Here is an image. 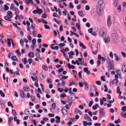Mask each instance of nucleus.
Wrapping results in <instances>:
<instances>
[{"instance_id": "obj_1", "label": "nucleus", "mask_w": 126, "mask_h": 126, "mask_svg": "<svg viewBox=\"0 0 126 126\" xmlns=\"http://www.w3.org/2000/svg\"><path fill=\"white\" fill-rule=\"evenodd\" d=\"M106 5L103 0H99L96 5V11L98 15H102Z\"/></svg>"}, {"instance_id": "obj_2", "label": "nucleus", "mask_w": 126, "mask_h": 126, "mask_svg": "<svg viewBox=\"0 0 126 126\" xmlns=\"http://www.w3.org/2000/svg\"><path fill=\"white\" fill-rule=\"evenodd\" d=\"M107 63L108 64L107 66L108 70H115V63H114V61H107Z\"/></svg>"}, {"instance_id": "obj_3", "label": "nucleus", "mask_w": 126, "mask_h": 126, "mask_svg": "<svg viewBox=\"0 0 126 126\" xmlns=\"http://www.w3.org/2000/svg\"><path fill=\"white\" fill-rule=\"evenodd\" d=\"M103 111H104V109L103 108H101V109L99 110V114H100V118H103V117H104L105 114H106V112Z\"/></svg>"}, {"instance_id": "obj_4", "label": "nucleus", "mask_w": 126, "mask_h": 126, "mask_svg": "<svg viewBox=\"0 0 126 126\" xmlns=\"http://www.w3.org/2000/svg\"><path fill=\"white\" fill-rule=\"evenodd\" d=\"M20 93L21 98H22L23 99H25V98L26 97V94H25L23 90H20Z\"/></svg>"}, {"instance_id": "obj_5", "label": "nucleus", "mask_w": 126, "mask_h": 126, "mask_svg": "<svg viewBox=\"0 0 126 126\" xmlns=\"http://www.w3.org/2000/svg\"><path fill=\"white\" fill-rule=\"evenodd\" d=\"M107 25L108 27H111L112 22H111V16H108L107 17Z\"/></svg>"}, {"instance_id": "obj_6", "label": "nucleus", "mask_w": 126, "mask_h": 126, "mask_svg": "<svg viewBox=\"0 0 126 126\" xmlns=\"http://www.w3.org/2000/svg\"><path fill=\"white\" fill-rule=\"evenodd\" d=\"M61 112H62V114L64 116H66V115H68V112H67V110H66L65 109H63V108H62L61 110Z\"/></svg>"}, {"instance_id": "obj_7", "label": "nucleus", "mask_w": 126, "mask_h": 126, "mask_svg": "<svg viewBox=\"0 0 126 126\" xmlns=\"http://www.w3.org/2000/svg\"><path fill=\"white\" fill-rule=\"evenodd\" d=\"M110 40V37L109 36H107L106 38H104V43H105V44H109Z\"/></svg>"}, {"instance_id": "obj_8", "label": "nucleus", "mask_w": 126, "mask_h": 126, "mask_svg": "<svg viewBox=\"0 0 126 126\" xmlns=\"http://www.w3.org/2000/svg\"><path fill=\"white\" fill-rule=\"evenodd\" d=\"M98 60H99V61H102V62H103V63H105V62H106V59H105V58L104 57H101V55H98Z\"/></svg>"}, {"instance_id": "obj_9", "label": "nucleus", "mask_w": 126, "mask_h": 126, "mask_svg": "<svg viewBox=\"0 0 126 126\" xmlns=\"http://www.w3.org/2000/svg\"><path fill=\"white\" fill-rule=\"evenodd\" d=\"M122 71H124L125 73L126 72V63H124L122 65Z\"/></svg>"}, {"instance_id": "obj_10", "label": "nucleus", "mask_w": 126, "mask_h": 126, "mask_svg": "<svg viewBox=\"0 0 126 126\" xmlns=\"http://www.w3.org/2000/svg\"><path fill=\"white\" fill-rule=\"evenodd\" d=\"M55 119H56V124H60L61 123V117H60L59 116H56Z\"/></svg>"}, {"instance_id": "obj_11", "label": "nucleus", "mask_w": 126, "mask_h": 126, "mask_svg": "<svg viewBox=\"0 0 126 126\" xmlns=\"http://www.w3.org/2000/svg\"><path fill=\"white\" fill-rule=\"evenodd\" d=\"M25 2L27 4H29V3L34 4V1H33V0H26Z\"/></svg>"}, {"instance_id": "obj_12", "label": "nucleus", "mask_w": 126, "mask_h": 126, "mask_svg": "<svg viewBox=\"0 0 126 126\" xmlns=\"http://www.w3.org/2000/svg\"><path fill=\"white\" fill-rule=\"evenodd\" d=\"M7 16H9V17H10V18H12V12H11V11H8L7 12Z\"/></svg>"}, {"instance_id": "obj_13", "label": "nucleus", "mask_w": 126, "mask_h": 126, "mask_svg": "<svg viewBox=\"0 0 126 126\" xmlns=\"http://www.w3.org/2000/svg\"><path fill=\"white\" fill-rule=\"evenodd\" d=\"M28 56L29 58H34V57H35V55L32 52H30Z\"/></svg>"}, {"instance_id": "obj_14", "label": "nucleus", "mask_w": 126, "mask_h": 126, "mask_svg": "<svg viewBox=\"0 0 126 126\" xmlns=\"http://www.w3.org/2000/svg\"><path fill=\"white\" fill-rule=\"evenodd\" d=\"M67 66L68 68L71 69H74L75 68V66L73 65H71L70 63H68L67 64Z\"/></svg>"}, {"instance_id": "obj_15", "label": "nucleus", "mask_w": 126, "mask_h": 126, "mask_svg": "<svg viewBox=\"0 0 126 126\" xmlns=\"http://www.w3.org/2000/svg\"><path fill=\"white\" fill-rule=\"evenodd\" d=\"M8 42H7V46L8 47H11V42L13 41L12 39H7Z\"/></svg>"}, {"instance_id": "obj_16", "label": "nucleus", "mask_w": 126, "mask_h": 126, "mask_svg": "<svg viewBox=\"0 0 126 126\" xmlns=\"http://www.w3.org/2000/svg\"><path fill=\"white\" fill-rule=\"evenodd\" d=\"M98 107H99V104L96 103L93 106V110L95 111V110H97V109H98Z\"/></svg>"}, {"instance_id": "obj_17", "label": "nucleus", "mask_w": 126, "mask_h": 126, "mask_svg": "<svg viewBox=\"0 0 126 126\" xmlns=\"http://www.w3.org/2000/svg\"><path fill=\"white\" fill-rule=\"evenodd\" d=\"M78 14H79V16H80V17H84L83 11H78Z\"/></svg>"}, {"instance_id": "obj_18", "label": "nucleus", "mask_w": 126, "mask_h": 126, "mask_svg": "<svg viewBox=\"0 0 126 126\" xmlns=\"http://www.w3.org/2000/svg\"><path fill=\"white\" fill-rule=\"evenodd\" d=\"M11 60L12 61H14V62H18V59H17V58L16 57V56H14L13 57H11Z\"/></svg>"}, {"instance_id": "obj_19", "label": "nucleus", "mask_w": 126, "mask_h": 126, "mask_svg": "<svg viewBox=\"0 0 126 126\" xmlns=\"http://www.w3.org/2000/svg\"><path fill=\"white\" fill-rule=\"evenodd\" d=\"M122 43H123L124 46H125V47H126V37H123L122 38Z\"/></svg>"}, {"instance_id": "obj_20", "label": "nucleus", "mask_w": 126, "mask_h": 126, "mask_svg": "<svg viewBox=\"0 0 126 126\" xmlns=\"http://www.w3.org/2000/svg\"><path fill=\"white\" fill-rule=\"evenodd\" d=\"M23 90L25 92H28V91H30V89L26 86L23 87Z\"/></svg>"}, {"instance_id": "obj_21", "label": "nucleus", "mask_w": 126, "mask_h": 126, "mask_svg": "<svg viewBox=\"0 0 126 126\" xmlns=\"http://www.w3.org/2000/svg\"><path fill=\"white\" fill-rule=\"evenodd\" d=\"M4 19H5V20H6L7 21H11V18H10V17H9L8 16H5L4 17Z\"/></svg>"}, {"instance_id": "obj_22", "label": "nucleus", "mask_w": 126, "mask_h": 126, "mask_svg": "<svg viewBox=\"0 0 126 126\" xmlns=\"http://www.w3.org/2000/svg\"><path fill=\"white\" fill-rule=\"evenodd\" d=\"M114 57H115V60L116 62H119L120 61V58H119L117 54H114Z\"/></svg>"}, {"instance_id": "obj_23", "label": "nucleus", "mask_w": 126, "mask_h": 126, "mask_svg": "<svg viewBox=\"0 0 126 126\" xmlns=\"http://www.w3.org/2000/svg\"><path fill=\"white\" fill-rule=\"evenodd\" d=\"M79 46L80 47H82L83 49H84L85 50L86 49V46H84V44H83L82 42H80Z\"/></svg>"}, {"instance_id": "obj_24", "label": "nucleus", "mask_w": 126, "mask_h": 126, "mask_svg": "<svg viewBox=\"0 0 126 126\" xmlns=\"http://www.w3.org/2000/svg\"><path fill=\"white\" fill-rule=\"evenodd\" d=\"M118 1H119V0H113V3H114L115 6H118Z\"/></svg>"}, {"instance_id": "obj_25", "label": "nucleus", "mask_w": 126, "mask_h": 126, "mask_svg": "<svg viewBox=\"0 0 126 126\" xmlns=\"http://www.w3.org/2000/svg\"><path fill=\"white\" fill-rule=\"evenodd\" d=\"M76 27L77 28V29L80 31V30H81V29L80 28V24H78V23H76Z\"/></svg>"}, {"instance_id": "obj_26", "label": "nucleus", "mask_w": 126, "mask_h": 126, "mask_svg": "<svg viewBox=\"0 0 126 126\" xmlns=\"http://www.w3.org/2000/svg\"><path fill=\"white\" fill-rule=\"evenodd\" d=\"M22 62H23L24 64H27V63H28L27 59L26 58L22 59Z\"/></svg>"}, {"instance_id": "obj_27", "label": "nucleus", "mask_w": 126, "mask_h": 126, "mask_svg": "<svg viewBox=\"0 0 126 126\" xmlns=\"http://www.w3.org/2000/svg\"><path fill=\"white\" fill-rule=\"evenodd\" d=\"M0 95L1 97H5V94L3 92H2V91L1 90H0Z\"/></svg>"}, {"instance_id": "obj_28", "label": "nucleus", "mask_w": 126, "mask_h": 126, "mask_svg": "<svg viewBox=\"0 0 126 126\" xmlns=\"http://www.w3.org/2000/svg\"><path fill=\"white\" fill-rule=\"evenodd\" d=\"M90 119V117L87 114H85L84 115V119L86 120H89Z\"/></svg>"}, {"instance_id": "obj_29", "label": "nucleus", "mask_w": 126, "mask_h": 126, "mask_svg": "<svg viewBox=\"0 0 126 126\" xmlns=\"http://www.w3.org/2000/svg\"><path fill=\"white\" fill-rule=\"evenodd\" d=\"M114 123L116 124H120V123H122V121L121 120V119H118V120H115L114 121Z\"/></svg>"}, {"instance_id": "obj_30", "label": "nucleus", "mask_w": 126, "mask_h": 126, "mask_svg": "<svg viewBox=\"0 0 126 126\" xmlns=\"http://www.w3.org/2000/svg\"><path fill=\"white\" fill-rule=\"evenodd\" d=\"M117 92L118 94H120V95L122 94V92L120 91V87H117Z\"/></svg>"}, {"instance_id": "obj_31", "label": "nucleus", "mask_w": 126, "mask_h": 126, "mask_svg": "<svg viewBox=\"0 0 126 126\" xmlns=\"http://www.w3.org/2000/svg\"><path fill=\"white\" fill-rule=\"evenodd\" d=\"M117 37V35H116V34L115 33H112L111 34V38L113 40H115L116 39V37Z\"/></svg>"}, {"instance_id": "obj_32", "label": "nucleus", "mask_w": 126, "mask_h": 126, "mask_svg": "<svg viewBox=\"0 0 126 126\" xmlns=\"http://www.w3.org/2000/svg\"><path fill=\"white\" fill-rule=\"evenodd\" d=\"M60 80H61L62 83V86L63 87L65 86V82H64V80H63L62 78H60Z\"/></svg>"}, {"instance_id": "obj_33", "label": "nucleus", "mask_w": 126, "mask_h": 126, "mask_svg": "<svg viewBox=\"0 0 126 126\" xmlns=\"http://www.w3.org/2000/svg\"><path fill=\"white\" fill-rule=\"evenodd\" d=\"M42 68L44 69V70L48 71V66L46 65H44L42 66Z\"/></svg>"}, {"instance_id": "obj_34", "label": "nucleus", "mask_w": 126, "mask_h": 126, "mask_svg": "<svg viewBox=\"0 0 126 126\" xmlns=\"http://www.w3.org/2000/svg\"><path fill=\"white\" fill-rule=\"evenodd\" d=\"M51 49H52V50H56V51H58V50H59V47L58 46H55V47H50Z\"/></svg>"}, {"instance_id": "obj_35", "label": "nucleus", "mask_w": 126, "mask_h": 126, "mask_svg": "<svg viewBox=\"0 0 126 126\" xmlns=\"http://www.w3.org/2000/svg\"><path fill=\"white\" fill-rule=\"evenodd\" d=\"M101 37H102V38H105V36H107V34L105 32H102L101 34H100Z\"/></svg>"}, {"instance_id": "obj_36", "label": "nucleus", "mask_w": 126, "mask_h": 126, "mask_svg": "<svg viewBox=\"0 0 126 126\" xmlns=\"http://www.w3.org/2000/svg\"><path fill=\"white\" fill-rule=\"evenodd\" d=\"M37 13L38 14H42L43 13V10L42 9H39L37 10Z\"/></svg>"}, {"instance_id": "obj_37", "label": "nucleus", "mask_w": 126, "mask_h": 126, "mask_svg": "<svg viewBox=\"0 0 126 126\" xmlns=\"http://www.w3.org/2000/svg\"><path fill=\"white\" fill-rule=\"evenodd\" d=\"M12 114L14 117H16V111L12 110Z\"/></svg>"}, {"instance_id": "obj_38", "label": "nucleus", "mask_w": 126, "mask_h": 126, "mask_svg": "<svg viewBox=\"0 0 126 126\" xmlns=\"http://www.w3.org/2000/svg\"><path fill=\"white\" fill-rule=\"evenodd\" d=\"M4 10L5 11L8 10V9H9V7H8V6H7L6 4L4 5Z\"/></svg>"}, {"instance_id": "obj_39", "label": "nucleus", "mask_w": 126, "mask_h": 126, "mask_svg": "<svg viewBox=\"0 0 126 126\" xmlns=\"http://www.w3.org/2000/svg\"><path fill=\"white\" fill-rule=\"evenodd\" d=\"M59 46L61 48V49H62V48H63V47L65 46V44L61 43L59 45Z\"/></svg>"}, {"instance_id": "obj_40", "label": "nucleus", "mask_w": 126, "mask_h": 126, "mask_svg": "<svg viewBox=\"0 0 126 126\" xmlns=\"http://www.w3.org/2000/svg\"><path fill=\"white\" fill-rule=\"evenodd\" d=\"M44 28L45 29H46L47 30H50L51 29V28L50 26L47 25H44Z\"/></svg>"}, {"instance_id": "obj_41", "label": "nucleus", "mask_w": 126, "mask_h": 126, "mask_svg": "<svg viewBox=\"0 0 126 126\" xmlns=\"http://www.w3.org/2000/svg\"><path fill=\"white\" fill-rule=\"evenodd\" d=\"M120 115L121 117H123V118H125V119L126 118V113L124 114V112H122Z\"/></svg>"}, {"instance_id": "obj_42", "label": "nucleus", "mask_w": 126, "mask_h": 126, "mask_svg": "<svg viewBox=\"0 0 126 126\" xmlns=\"http://www.w3.org/2000/svg\"><path fill=\"white\" fill-rule=\"evenodd\" d=\"M14 10L15 11V14H16L17 13H19V9H18V8L15 7Z\"/></svg>"}, {"instance_id": "obj_43", "label": "nucleus", "mask_w": 126, "mask_h": 126, "mask_svg": "<svg viewBox=\"0 0 126 126\" xmlns=\"http://www.w3.org/2000/svg\"><path fill=\"white\" fill-rule=\"evenodd\" d=\"M117 10H118V12H121V11H122V6L119 5L118 6V8H117Z\"/></svg>"}, {"instance_id": "obj_44", "label": "nucleus", "mask_w": 126, "mask_h": 126, "mask_svg": "<svg viewBox=\"0 0 126 126\" xmlns=\"http://www.w3.org/2000/svg\"><path fill=\"white\" fill-rule=\"evenodd\" d=\"M10 9L11 10H12V9H14L15 8V7H14V4H13V3H12L11 4V6H10Z\"/></svg>"}, {"instance_id": "obj_45", "label": "nucleus", "mask_w": 126, "mask_h": 126, "mask_svg": "<svg viewBox=\"0 0 126 126\" xmlns=\"http://www.w3.org/2000/svg\"><path fill=\"white\" fill-rule=\"evenodd\" d=\"M93 103H94L93 100H91L90 102V103L89 104V107H90V108L92 107V105H93Z\"/></svg>"}, {"instance_id": "obj_46", "label": "nucleus", "mask_w": 126, "mask_h": 126, "mask_svg": "<svg viewBox=\"0 0 126 126\" xmlns=\"http://www.w3.org/2000/svg\"><path fill=\"white\" fill-rule=\"evenodd\" d=\"M60 97L62 98H64V97H66V95L65 93H63L61 94Z\"/></svg>"}, {"instance_id": "obj_47", "label": "nucleus", "mask_w": 126, "mask_h": 126, "mask_svg": "<svg viewBox=\"0 0 126 126\" xmlns=\"http://www.w3.org/2000/svg\"><path fill=\"white\" fill-rule=\"evenodd\" d=\"M113 82L117 85V84L119 83V80H118L117 79H114L113 80Z\"/></svg>"}, {"instance_id": "obj_48", "label": "nucleus", "mask_w": 126, "mask_h": 126, "mask_svg": "<svg viewBox=\"0 0 126 126\" xmlns=\"http://www.w3.org/2000/svg\"><path fill=\"white\" fill-rule=\"evenodd\" d=\"M121 110L122 112H126V106H123L122 107Z\"/></svg>"}, {"instance_id": "obj_49", "label": "nucleus", "mask_w": 126, "mask_h": 126, "mask_svg": "<svg viewBox=\"0 0 126 126\" xmlns=\"http://www.w3.org/2000/svg\"><path fill=\"white\" fill-rule=\"evenodd\" d=\"M51 107L52 108V109H56V103H53L52 105H51Z\"/></svg>"}, {"instance_id": "obj_50", "label": "nucleus", "mask_w": 126, "mask_h": 126, "mask_svg": "<svg viewBox=\"0 0 126 126\" xmlns=\"http://www.w3.org/2000/svg\"><path fill=\"white\" fill-rule=\"evenodd\" d=\"M32 61H33V59H29L28 60V62H29V64H31V63H32Z\"/></svg>"}, {"instance_id": "obj_51", "label": "nucleus", "mask_w": 126, "mask_h": 126, "mask_svg": "<svg viewBox=\"0 0 126 126\" xmlns=\"http://www.w3.org/2000/svg\"><path fill=\"white\" fill-rule=\"evenodd\" d=\"M13 26H15V27H16V28H17V29H20L19 28V27H18V26H17V24L13 23Z\"/></svg>"}, {"instance_id": "obj_52", "label": "nucleus", "mask_w": 126, "mask_h": 126, "mask_svg": "<svg viewBox=\"0 0 126 126\" xmlns=\"http://www.w3.org/2000/svg\"><path fill=\"white\" fill-rule=\"evenodd\" d=\"M88 32L89 33H90V34H91L93 32V28L89 29L88 30Z\"/></svg>"}, {"instance_id": "obj_53", "label": "nucleus", "mask_w": 126, "mask_h": 126, "mask_svg": "<svg viewBox=\"0 0 126 126\" xmlns=\"http://www.w3.org/2000/svg\"><path fill=\"white\" fill-rule=\"evenodd\" d=\"M32 44L34 45H36V39L33 38L32 40Z\"/></svg>"}, {"instance_id": "obj_54", "label": "nucleus", "mask_w": 126, "mask_h": 126, "mask_svg": "<svg viewBox=\"0 0 126 126\" xmlns=\"http://www.w3.org/2000/svg\"><path fill=\"white\" fill-rule=\"evenodd\" d=\"M31 98L32 99V102H33V101H35V96L33 95H31Z\"/></svg>"}, {"instance_id": "obj_55", "label": "nucleus", "mask_w": 126, "mask_h": 126, "mask_svg": "<svg viewBox=\"0 0 126 126\" xmlns=\"http://www.w3.org/2000/svg\"><path fill=\"white\" fill-rule=\"evenodd\" d=\"M53 17H59V16H58V14L56 12L53 13Z\"/></svg>"}, {"instance_id": "obj_56", "label": "nucleus", "mask_w": 126, "mask_h": 126, "mask_svg": "<svg viewBox=\"0 0 126 126\" xmlns=\"http://www.w3.org/2000/svg\"><path fill=\"white\" fill-rule=\"evenodd\" d=\"M121 54H122V56H123V58H126V53H125L124 52H122Z\"/></svg>"}, {"instance_id": "obj_57", "label": "nucleus", "mask_w": 126, "mask_h": 126, "mask_svg": "<svg viewBox=\"0 0 126 126\" xmlns=\"http://www.w3.org/2000/svg\"><path fill=\"white\" fill-rule=\"evenodd\" d=\"M40 78H41V79H45V76H44V75L43 74H40Z\"/></svg>"}, {"instance_id": "obj_58", "label": "nucleus", "mask_w": 126, "mask_h": 126, "mask_svg": "<svg viewBox=\"0 0 126 126\" xmlns=\"http://www.w3.org/2000/svg\"><path fill=\"white\" fill-rule=\"evenodd\" d=\"M69 6L71 8H74V7L73 4H72V3L71 2L69 3Z\"/></svg>"}, {"instance_id": "obj_59", "label": "nucleus", "mask_w": 126, "mask_h": 126, "mask_svg": "<svg viewBox=\"0 0 126 126\" xmlns=\"http://www.w3.org/2000/svg\"><path fill=\"white\" fill-rule=\"evenodd\" d=\"M68 78V76H62V79H67Z\"/></svg>"}, {"instance_id": "obj_60", "label": "nucleus", "mask_w": 126, "mask_h": 126, "mask_svg": "<svg viewBox=\"0 0 126 126\" xmlns=\"http://www.w3.org/2000/svg\"><path fill=\"white\" fill-rule=\"evenodd\" d=\"M83 124L84 126H87V125H88V124H87V122L86 121H83Z\"/></svg>"}, {"instance_id": "obj_61", "label": "nucleus", "mask_w": 126, "mask_h": 126, "mask_svg": "<svg viewBox=\"0 0 126 126\" xmlns=\"http://www.w3.org/2000/svg\"><path fill=\"white\" fill-rule=\"evenodd\" d=\"M31 27H32V30H34V29H35V27H36V26H35V24H32L31 25Z\"/></svg>"}, {"instance_id": "obj_62", "label": "nucleus", "mask_w": 126, "mask_h": 126, "mask_svg": "<svg viewBox=\"0 0 126 126\" xmlns=\"http://www.w3.org/2000/svg\"><path fill=\"white\" fill-rule=\"evenodd\" d=\"M5 66H8V63L7 60L4 61Z\"/></svg>"}, {"instance_id": "obj_63", "label": "nucleus", "mask_w": 126, "mask_h": 126, "mask_svg": "<svg viewBox=\"0 0 126 126\" xmlns=\"http://www.w3.org/2000/svg\"><path fill=\"white\" fill-rule=\"evenodd\" d=\"M86 10H89L90 9V7L89 5H86L85 7Z\"/></svg>"}, {"instance_id": "obj_64", "label": "nucleus", "mask_w": 126, "mask_h": 126, "mask_svg": "<svg viewBox=\"0 0 126 126\" xmlns=\"http://www.w3.org/2000/svg\"><path fill=\"white\" fill-rule=\"evenodd\" d=\"M63 71V68H62L59 69L58 72L59 73H60L61 72H62V71Z\"/></svg>"}]
</instances>
